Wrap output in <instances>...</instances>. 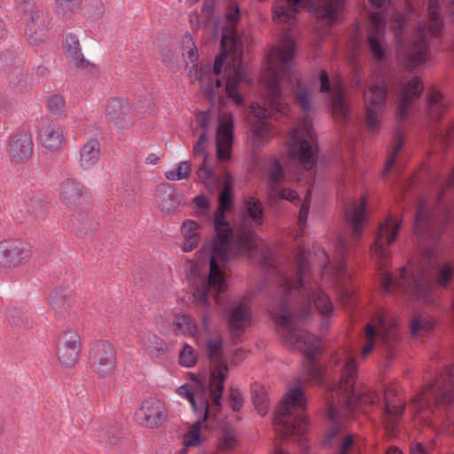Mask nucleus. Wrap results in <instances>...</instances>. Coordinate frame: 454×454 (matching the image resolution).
<instances>
[{
	"label": "nucleus",
	"instance_id": "obj_6",
	"mask_svg": "<svg viewBox=\"0 0 454 454\" xmlns=\"http://www.w3.org/2000/svg\"><path fill=\"white\" fill-rule=\"evenodd\" d=\"M367 199L362 197L358 203L352 201L346 208V219L352 230V238L348 241L340 237L336 242L335 249L340 255V262L334 267L325 265L322 270L321 280L331 284L340 293V300L344 306L353 308L355 306L356 289L350 285L351 274L346 268L345 258L351 249L352 244H356L360 239L365 223V210Z\"/></svg>",
	"mask_w": 454,
	"mask_h": 454
},
{
	"label": "nucleus",
	"instance_id": "obj_24",
	"mask_svg": "<svg viewBox=\"0 0 454 454\" xmlns=\"http://www.w3.org/2000/svg\"><path fill=\"white\" fill-rule=\"evenodd\" d=\"M37 132L42 145L47 151H59L65 143L62 124L48 116L40 119Z\"/></svg>",
	"mask_w": 454,
	"mask_h": 454
},
{
	"label": "nucleus",
	"instance_id": "obj_56",
	"mask_svg": "<svg viewBox=\"0 0 454 454\" xmlns=\"http://www.w3.org/2000/svg\"><path fill=\"white\" fill-rule=\"evenodd\" d=\"M112 122L120 131L129 129L134 125L132 115H113Z\"/></svg>",
	"mask_w": 454,
	"mask_h": 454
},
{
	"label": "nucleus",
	"instance_id": "obj_22",
	"mask_svg": "<svg viewBox=\"0 0 454 454\" xmlns=\"http://www.w3.org/2000/svg\"><path fill=\"white\" fill-rule=\"evenodd\" d=\"M442 231V226L436 223L427 201L420 200L416 209L414 223V232L419 241L428 240L434 243L440 239Z\"/></svg>",
	"mask_w": 454,
	"mask_h": 454
},
{
	"label": "nucleus",
	"instance_id": "obj_15",
	"mask_svg": "<svg viewBox=\"0 0 454 454\" xmlns=\"http://www.w3.org/2000/svg\"><path fill=\"white\" fill-rule=\"evenodd\" d=\"M397 334L396 324L388 320L383 310H379L375 317L365 325L362 356L366 357L379 344H381L387 349H391L395 343Z\"/></svg>",
	"mask_w": 454,
	"mask_h": 454
},
{
	"label": "nucleus",
	"instance_id": "obj_61",
	"mask_svg": "<svg viewBox=\"0 0 454 454\" xmlns=\"http://www.w3.org/2000/svg\"><path fill=\"white\" fill-rule=\"evenodd\" d=\"M197 176L199 179L205 184L211 180L213 176V170L211 168L208 167L207 160H202L201 166L197 170Z\"/></svg>",
	"mask_w": 454,
	"mask_h": 454
},
{
	"label": "nucleus",
	"instance_id": "obj_28",
	"mask_svg": "<svg viewBox=\"0 0 454 454\" xmlns=\"http://www.w3.org/2000/svg\"><path fill=\"white\" fill-rule=\"evenodd\" d=\"M385 407L383 423L387 429L395 433L404 405L402 399L397 397V390L394 387H387L384 393Z\"/></svg>",
	"mask_w": 454,
	"mask_h": 454
},
{
	"label": "nucleus",
	"instance_id": "obj_50",
	"mask_svg": "<svg viewBox=\"0 0 454 454\" xmlns=\"http://www.w3.org/2000/svg\"><path fill=\"white\" fill-rule=\"evenodd\" d=\"M454 269L449 263L442 264L436 273V283L438 286L445 287L453 277Z\"/></svg>",
	"mask_w": 454,
	"mask_h": 454
},
{
	"label": "nucleus",
	"instance_id": "obj_7",
	"mask_svg": "<svg viewBox=\"0 0 454 454\" xmlns=\"http://www.w3.org/2000/svg\"><path fill=\"white\" fill-rule=\"evenodd\" d=\"M295 42L290 35H285L278 46L273 47L268 56V67L263 74L266 86V98L257 102L256 112L253 103L251 114H287L288 105L284 101L281 83L291 79V61L295 52Z\"/></svg>",
	"mask_w": 454,
	"mask_h": 454
},
{
	"label": "nucleus",
	"instance_id": "obj_53",
	"mask_svg": "<svg viewBox=\"0 0 454 454\" xmlns=\"http://www.w3.org/2000/svg\"><path fill=\"white\" fill-rule=\"evenodd\" d=\"M310 200H311V192L308 191L306 197L301 206L299 217H298V225L301 231H303L304 227L306 225L309 207H310Z\"/></svg>",
	"mask_w": 454,
	"mask_h": 454
},
{
	"label": "nucleus",
	"instance_id": "obj_55",
	"mask_svg": "<svg viewBox=\"0 0 454 454\" xmlns=\"http://www.w3.org/2000/svg\"><path fill=\"white\" fill-rule=\"evenodd\" d=\"M371 28L369 32L385 33L386 20L380 12H372L370 15Z\"/></svg>",
	"mask_w": 454,
	"mask_h": 454
},
{
	"label": "nucleus",
	"instance_id": "obj_31",
	"mask_svg": "<svg viewBox=\"0 0 454 454\" xmlns=\"http://www.w3.org/2000/svg\"><path fill=\"white\" fill-rule=\"evenodd\" d=\"M47 32L45 16L41 9L32 10L26 21L25 36L27 41L33 45L42 43Z\"/></svg>",
	"mask_w": 454,
	"mask_h": 454
},
{
	"label": "nucleus",
	"instance_id": "obj_52",
	"mask_svg": "<svg viewBox=\"0 0 454 454\" xmlns=\"http://www.w3.org/2000/svg\"><path fill=\"white\" fill-rule=\"evenodd\" d=\"M207 140V134L202 132L193 146V157L195 159L201 158L204 161L207 160L208 155L206 153Z\"/></svg>",
	"mask_w": 454,
	"mask_h": 454
},
{
	"label": "nucleus",
	"instance_id": "obj_41",
	"mask_svg": "<svg viewBox=\"0 0 454 454\" xmlns=\"http://www.w3.org/2000/svg\"><path fill=\"white\" fill-rule=\"evenodd\" d=\"M406 140L405 133L401 129H397L395 132L394 138H393V149L390 152L387 160L386 164L383 169V176H387V173L393 168L396 162L397 156L403 148L404 143Z\"/></svg>",
	"mask_w": 454,
	"mask_h": 454
},
{
	"label": "nucleus",
	"instance_id": "obj_4",
	"mask_svg": "<svg viewBox=\"0 0 454 454\" xmlns=\"http://www.w3.org/2000/svg\"><path fill=\"white\" fill-rule=\"evenodd\" d=\"M222 51L215 59L213 67L202 65L199 70V81L203 96L213 105L219 100V90L222 81L216 76L222 73L224 62L230 54H233L232 66L225 70V93L227 98L237 107H245L246 99L240 91V85L247 81V72L241 57L243 54V39L234 29L223 34L221 39Z\"/></svg>",
	"mask_w": 454,
	"mask_h": 454
},
{
	"label": "nucleus",
	"instance_id": "obj_35",
	"mask_svg": "<svg viewBox=\"0 0 454 454\" xmlns=\"http://www.w3.org/2000/svg\"><path fill=\"white\" fill-rule=\"evenodd\" d=\"M101 149L97 139H90L80 149L78 164L82 170L91 169L99 160Z\"/></svg>",
	"mask_w": 454,
	"mask_h": 454
},
{
	"label": "nucleus",
	"instance_id": "obj_10",
	"mask_svg": "<svg viewBox=\"0 0 454 454\" xmlns=\"http://www.w3.org/2000/svg\"><path fill=\"white\" fill-rule=\"evenodd\" d=\"M306 398L301 387L287 391L276 411L274 427L284 439L299 442L306 440L308 418L305 414Z\"/></svg>",
	"mask_w": 454,
	"mask_h": 454
},
{
	"label": "nucleus",
	"instance_id": "obj_44",
	"mask_svg": "<svg viewBox=\"0 0 454 454\" xmlns=\"http://www.w3.org/2000/svg\"><path fill=\"white\" fill-rule=\"evenodd\" d=\"M252 399L254 407L261 416L267 414L269 411V398L264 387L258 383L251 386Z\"/></svg>",
	"mask_w": 454,
	"mask_h": 454
},
{
	"label": "nucleus",
	"instance_id": "obj_13",
	"mask_svg": "<svg viewBox=\"0 0 454 454\" xmlns=\"http://www.w3.org/2000/svg\"><path fill=\"white\" fill-rule=\"evenodd\" d=\"M428 22L421 21L417 29V38L412 48L406 54V64L413 68L424 64L428 57L429 38L428 33L437 35L442 27V19L440 13V4L438 0H429L427 5Z\"/></svg>",
	"mask_w": 454,
	"mask_h": 454
},
{
	"label": "nucleus",
	"instance_id": "obj_64",
	"mask_svg": "<svg viewBox=\"0 0 454 454\" xmlns=\"http://www.w3.org/2000/svg\"><path fill=\"white\" fill-rule=\"evenodd\" d=\"M410 452L411 454H430L429 450L422 442H412Z\"/></svg>",
	"mask_w": 454,
	"mask_h": 454
},
{
	"label": "nucleus",
	"instance_id": "obj_63",
	"mask_svg": "<svg viewBox=\"0 0 454 454\" xmlns=\"http://www.w3.org/2000/svg\"><path fill=\"white\" fill-rule=\"evenodd\" d=\"M186 55H187V58L190 61V63L192 64V68L191 69H197V65H198V60H199V53H198V49L197 47L194 45V43H192V47H191L187 52H186ZM190 72H192V70H190Z\"/></svg>",
	"mask_w": 454,
	"mask_h": 454
},
{
	"label": "nucleus",
	"instance_id": "obj_26",
	"mask_svg": "<svg viewBox=\"0 0 454 454\" xmlns=\"http://www.w3.org/2000/svg\"><path fill=\"white\" fill-rule=\"evenodd\" d=\"M86 194V188L76 178H67L59 184V200L70 211L80 209Z\"/></svg>",
	"mask_w": 454,
	"mask_h": 454
},
{
	"label": "nucleus",
	"instance_id": "obj_2",
	"mask_svg": "<svg viewBox=\"0 0 454 454\" xmlns=\"http://www.w3.org/2000/svg\"><path fill=\"white\" fill-rule=\"evenodd\" d=\"M232 207V193L229 186L220 192L219 206L214 214L215 239L210 253L209 272L202 270L200 262H188L185 265L187 278L192 288L196 305L207 308L214 301L223 306L221 294L227 289L223 270L230 262L229 245L231 229L225 218V212Z\"/></svg>",
	"mask_w": 454,
	"mask_h": 454
},
{
	"label": "nucleus",
	"instance_id": "obj_57",
	"mask_svg": "<svg viewBox=\"0 0 454 454\" xmlns=\"http://www.w3.org/2000/svg\"><path fill=\"white\" fill-rule=\"evenodd\" d=\"M66 304V299L64 295L59 290L52 291L49 295V305L50 307L55 310H61Z\"/></svg>",
	"mask_w": 454,
	"mask_h": 454
},
{
	"label": "nucleus",
	"instance_id": "obj_32",
	"mask_svg": "<svg viewBox=\"0 0 454 454\" xmlns=\"http://www.w3.org/2000/svg\"><path fill=\"white\" fill-rule=\"evenodd\" d=\"M63 51L66 57L77 67L86 69L90 74L97 73L96 66L87 60L82 52L79 40L73 35H67L63 40Z\"/></svg>",
	"mask_w": 454,
	"mask_h": 454
},
{
	"label": "nucleus",
	"instance_id": "obj_12",
	"mask_svg": "<svg viewBox=\"0 0 454 454\" xmlns=\"http://www.w3.org/2000/svg\"><path fill=\"white\" fill-rule=\"evenodd\" d=\"M317 145V137L309 115H304L301 123L289 132L288 148L292 160L301 163L309 178L314 165V147Z\"/></svg>",
	"mask_w": 454,
	"mask_h": 454
},
{
	"label": "nucleus",
	"instance_id": "obj_21",
	"mask_svg": "<svg viewBox=\"0 0 454 454\" xmlns=\"http://www.w3.org/2000/svg\"><path fill=\"white\" fill-rule=\"evenodd\" d=\"M169 411L166 403L156 397L144 400L135 411L136 422L145 428L160 427L168 420Z\"/></svg>",
	"mask_w": 454,
	"mask_h": 454
},
{
	"label": "nucleus",
	"instance_id": "obj_11",
	"mask_svg": "<svg viewBox=\"0 0 454 454\" xmlns=\"http://www.w3.org/2000/svg\"><path fill=\"white\" fill-rule=\"evenodd\" d=\"M454 397V365L448 367L434 380L427 383L412 400L416 417L424 411L433 412L434 406L448 405Z\"/></svg>",
	"mask_w": 454,
	"mask_h": 454
},
{
	"label": "nucleus",
	"instance_id": "obj_59",
	"mask_svg": "<svg viewBox=\"0 0 454 454\" xmlns=\"http://www.w3.org/2000/svg\"><path fill=\"white\" fill-rule=\"evenodd\" d=\"M428 105L432 110H436L445 106L443 96L439 91H432L428 98Z\"/></svg>",
	"mask_w": 454,
	"mask_h": 454
},
{
	"label": "nucleus",
	"instance_id": "obj_34",
	"mask_svg": "<svg viewBox=\"0 0 454 454\" xmlns=\"http://www.w3.org/2000/svg\"><path fill=\"white\" fill-rule=\"evenodd\" d=\"M137 342L153 358L160 357L168 348L167 343L162 339L146 330L138 333Z\"/></svg>",
	"mask_w": 454,
	"mask_h": 454
},
{
	"label": "nucleus",
	"instance_id": "obj_36",
	"mask_svg": "<svg viewBox=\"0 0 454 454\" xmlns=\"http://www.w3.org/2000/svg\"><path fill=\"white\" fill-rule=\"evenodd\" d=\"M254 121H249L254 146L260 148L270 138L271 126L266 121L270 115H253Z\"/></svg>",
	"mask_w": 454,
	"mask_h": 454
},
{
	"label": "nucleus",
	"instance_id": "obj_46",
	"mask_svg": "<svg viewBox=\"0 0 454 454\" xmlns=\"http://www.w3.org/2000/svg\"><path fill=\"white\" fill-rule=\"evenodd\" d=\"M434 326L431 318L417 316L411 322V332L415 337L429 333Z\"/></svg>",
	"mask_w": 454,
	"mask_h": 454
},
{
	"label": "nucleus",
	"instance_id": "obj_27",
	"mask_svg": "<svg viewBox=\"0 0 454 454\" xmlns=\"http://www.w3.org/2000/svg\"><path fill=\"white\" fill-rule=\"evenodd\" d=\"M226 318L232 335L239 337L240 333L251 323L252 314L249 302L247 301L231 302L226 309Z\"/></svg>",
	"mask_w": 454,
	"mask_h": 454
},
{
	"label": "nucleus",
	"instance_id": "obj_18",
	"mask_svg": "<svg viewBox=\"0 0 454 454\" xmlns=\"http://www.w3.org/2000/svg\"><path fill=\"white\" fill-rule=\"evenodd\" d=\"M402 223V221H394L389 215L379 227L371 252L380 270L389 263L390 255L387 247L395 241Z\"/></svg>",
	"mask_w": 454,
	"mask_h": 454
},
{
	"label": "nucleus",
	"instance_id": "obj_38",
	"mask_svg": "<svg viewBox=\"0 0 454 454\" xmlns=\"http://www.w3.org/2000/svg\"><path fill=\"white\" fill-rule=\"evenodd\" d=\"M155 200L160 210L168 214L176 213L181 203L176 192L166 185L157 189Z\"/></svg>",
	"mask_w": 454,
	"mask_h": 454
},
{
	"label": "nucleus",
	"instance_id": "obj_33",
	"mask_svg": "<svg viewBox=\"0 0 454 454\" xmlns=\"http://www.w3.org/2000/svg\"><path fill=\"white\" fill-rule=\"evenodd\" d=\"M387 91V84L383 79L369 86L364 92V99L367 105L366 114H375L376 109L385 105Z\"/></svg>",
	"mask_w": 454,
	"mask_h": 454
},
{
	"label": "nucleus",
	"instance_id": "obj_37",
	"mask_svg": "<svg viewBox=\"0 0 454 454\" xmlns=\"http://www.w3.org/2000/svg\"><path fill=\"white\" fill-rule=\"evenodd\" d=\"M201 226L197 222L188 219L181 226V234L184 239L183 251L191 252L197 248L201 241Z\"/></svg>",
	"mask_w": 454,
	"mask_h": 454
},
{
	"label": "nucleus",
	"instance_id": "obj_42",
	"mask_svg": "<svg viewBox=\"0 0 454 454\" xmlns=\"http://www.w3.org/2000/svg\"><path fill=\"white\" fill-rule=\"evenodd\" d=\"M294 100L304 114H309L313 110V92L301 83H298L294 91Z\"/></svg>",
	"mask_w": 454,
	"mask_h": 454
},
{
	"label": "nucleus",
	"instance_id": "obj_43",
	"mask_svg": "<svg viewBox=\"0 0 454 454\" xmlns=\"http://www.w3.org/2000/svg\"><path fill=\"white\" fill-rule=\"evenodd\" d=\"M384 33L368 32L367 43L375 61H382L386 58V50L382 44Z\"/></svg>",
	"mask_w": 454,
	"mask_h": 454
},
{
	"label": "nucleus",
	"instance_id": "obj_45",
	"mask_svg": "<svg viewBox=\"0 0 454 454\" xmlns=\"http://www.w3.org/2000/svg\"><path fill=\"white\" fill-rule=\"evenodd\" d=\"M381 115H364L363 120L360 121V123L357 127V129L363 136L364 133H367L368 137H374L380 131V123H381Z\"/></svg>",
	"mask_w": 454,
	"mask_h": 454
},
{
	"label": "nucleus",
	"instance_id": "obj_3",
	"mask_svg": "<svg viewBox=\"0 0 454 454\" xmlns=\"http://www.w3.org/2000/svg\"><path fill=\"white\" fill-rule=\"evenodd\" d=\"M207 351L211 362L210 381L207 384L191 374L190 380L176 389V394L191 404L197 420L184 434L183 443L185 447H197L203 442L202 423L219 409L228 375V366L223 358V343L219 339L207 341Z\"/></svg>",
	"mask_w": 454,
	"mask_h": 454
},
{
	"label": "nucleus",
	"instance_id": "obj_40",
	"mask_svg": "<svg viewBox=\"0 0 454 454\" xmlns=\"http://www.w3.org/2000/svg\"><path fill=\"white\" fill-rule=\"evenodd\" d=\"M174 332L176 334L195 336L198 325L195 319L189 314H176L174 319Z\"/></svg>",
	"mask_w": 454,
	"mask_h": 454
},
{
	"label": "nucleus",
	"instance_id": "obj_19",
	"mask_svg": "<svg viewBox=\"0 0 454 454\" xmlns=\"http://www.w3.org/2000/svg\"><path fill=\"white\" fill-rule=\"evenodd\" d=\"M32 247L20 239H6L0 241V270H11L28 264L32 258Z\"/></svg>",
	"mask_w": 454,
	"mask_h": 454
},
{
	"label": "nucleus",
	"instance_id": "obj_9",
	"mask_svg": "<svg viewBox=\"0 0 454 454\" xmlns=\"http://www.w3.org/2000/svg\"><path fill=\"white\" fill-rule=\"evenodd\" d=\"M435 258L436 249L432 247L427 250V254H422L419 265L411 263L409 269L402 268L397 278L389 272L383 271L380 281L382 290L385 293H391L397 288L415 300L429 302L432 293L429 270L434 268Z\"/></svg>",
	"mask_w": 454,
	"mask_h": 454
},
{
	"label": "nucleus",
	"instance_id": "obj_58",
	"mask_svg": "<svg viewBox=\"0 0 454 454\" xmlns=\"http://www.w3.org/2000/svg\"><path fill=\"white\" fill-rule=\"evenodd\" d=\"M47 106L51 112L57 114L64 111L65 101L59 95H52L49 98Z\"/></svg>",
	"mask_w": 454,
	"mask_h": 454
},
{
	"label": "nucleus",
	"instance_id": "obj_14",
	"mask_svg": "<svg viewBox=\"0 0 454 454\" xmlns=\"http://www.w3.org/2000/svg\"><path fill=\"white\" fill-rule=\"evenodd\" d=\"M346 0H316L310 5L311 12L321 21L332 23ZM302 0H277L273 5V16L278 21L292 24L295 20L298 5Z\"/></svg>",
	"mask_w": 454,
	"mask_h": 454
},
{
	"label": "nucleus",
	"instance_id": "obj_1",
	"mask_svg": "<svg viewBox=\"0 0 454 454\" xmlns=\"http://www.w3.org/2000/svg\"><path fill=\"white\" fill-rule=\"evenodd\" d=\"M309 255L303 248L299 251L295 257L296 274L282 277L284 297L269 309V313L282 343L305 356L299 382L321 386L326 369L316 358L320 350L319 340L303 327L313 317L312 302L321 315L324 325H329L334 307L330 297L312 278Z\"/></svg>",
	"mask_w": 454,
	"mask_h": 454
},
{
	"label": "nucleus",
	"instance_id": "obj_5",
	"mask_svg": "<svg viewBox=\"0 0 454 454\" xmlns=\"http://www.w3.org/2000/svg\"><path fill=\"white\" fill-rule=\"evenodd\" d=\"M335 365L341 369V378L337 385H331L328 387L333 398H336L340 407L335 403L328 406L326 417L331 421L333 429L330 437L337 435L340 428V418L352 417L358 408L364 404L374 405L380 402V395L377 392L364 389L359 392L355 386L356 376V362L351 350H344L341 354L333 357Z\"/></svg>",
	"mask_w": 454,
	"mask_h": 454
},
{
	"label": "nucleus",
	"instance_id": "obj_30",
	"mask_svg": "<svg viewBox=\"0 0 454 454\" xmlns=\"http://www.w3.org/2000/svg\"><path fill=\"white\" fill-rule=\"evenodd\" d=\"M423 90L422 80L418 76L412 77L402 83L396 95V103L400 110L399 114H406L415 101L419 98Z\"/></svg>",
	"mask_w": 454,
	"mask_h": 454
},
{
	"label": "nucleus",
	"instance_id": "obj_60",
	"mask_svg": "<svg viewBox=\"0 0 454 454\" xmlns=\"http://www.w3.org/2000/svg\"><path fill=\"white\" fill-rule=\"evenodd\" d=\"M27 197L30 200V203H28L27 200H25V203H27V207L28 212L35 213L43 207V199L39 194L31 193L27 194Z\"/></svg>",
	"mask_w": 454,
	"mask_h": 454
},
{
	"label": "nucleus",
	"instance_id": "obj_49",
	"mask_svg": "<svg viewBox=\"0 0 454 454\" xmlns=\"http://www.w3.org/2000/svg\"><path fill=\"white\" fill-rule=\"evenodd\" d=\"M81 0H55V11L61 15H70L81 7Z\"/></svg>",
	"mask_w": 454,
	"mask_h": 454
},
{
	"label": "nucleus",
	"instance_id": "obj_23",
	"mask_svg": "<svg viewBox=\"0 0 454 454\" xmlns=\"http://www.w3.org/2000/svg\"><path fill=\"white\" fill-rule=\"evenodd\" d=\"M34 151L32 135L27 128H22L9 139L7 153L12 164H23L28 161Z\"/></svg>",
	"mask_w": 454,
	"mask_h": 454
},
{
	"label": "nucleus",
	"instance_id": "obj_16",
	"mask_svg": "<svg viewBox=\"0 0 454 454\" xmlns=\"http://www.w3.org/2000/svg\"><path fill=\"white\" fill-rule=\"evenodd\" d=\"M215 121L218 124L215 137L216 155L220 160H228L231 159L232 150L233 121L231 118H220V115H196L195 118V123L206 134Z\"/></svg>",
	"mask_w": 454,
	"mask_h": 454
},
{
	"label": "nucleus",
	"instance_id": "obj_39",
	"mask_svg": "<svg viewBox=\"0 0 454 454\" xmlns=\"http://www.w3.org/2000/svg\"><path fill=\"white\" fill-rule=\"evenodd\" d=\"M145 111H147L145 106L135 105L124 98H110L106 106V114H129L133 112L143 114Z\"/></svg>",
	"mask_w": 454,
	"mask_h": 454
},
{
	"label": "nucleus",
	"instance_id": "obj_29",
	"mask_svg": "<svg viewBox=\"0 0 454 454\" xmlns=\"http://www.w3.org/2000/svg\"><path fill=\"white\" fill-rule=\"evenodd\" d=\"M320 91L325 94L328 104L334 110H347V95L341 82H334L331 85L329 75L326 71L320 73Z\"/></svg>",
	"mask_w": 454,
	"mask_h": 454
},
{
	"label": "nucleus",
	"instance_id": "obj_62",
	"mask_svg": "<svg viewBox=\"0 0 454 454\" xmlns=\"http://www.w3.org/2000/svg\"><path fill=\"white\" fill-rule=\"evenodd\" d=\"M231 409L235 411L240 410L243 404V397L238 390L232 389L230 395Z\"/></svg>",
	"mask_w": 454,
	"mask_h": 454
},
{
	"label": "nucleus",
	"instance_id": "obj_48",
	"mask_svg": "<svg viewBox=\"0 0 454 454\" xmlns=\"http://www.w3.org/2000/svg\"><path fill=\"white\" fill-rule=\"evenodd\" d=\"M191 163L187 160L179 162L176 168L165 172V177L170 181L185 179L191 173Z\"/></svg>",
	"mask_w": 454,
	"mask_h": 454
},
{
	"label": "nucleus",
	"instance_id": "obj_25",
	"mask_svg": "<svg viewBox=\"0 0 454 454\" xmlns=\"http://www.w3.org/2000/svg\"><path fill=\"white\" fill-rule=\"evenodd\" d=\"M58 357L66 367H73L78 361L81 352L80 336L74 330L63 332L58 340Z\"/></svg>",
	"mask_w": 454,
	"mask_h": 454
},
{
	"label": "nucleus",
	"instance_id": "obj_47",
	"mask_svg": "<svg viewBox=\"0 0 454 454\" xmlns=\"http://www.w3.org/2000/svg\"><path fill=\"white\" fill-rule=\"evenodd\" d=\"M237 446L236 434L231 429L223 430L218 439L217 448L222 452H231Z\"/></svg>",
	"mask_w": 454,
	"mask_h": 454
},
{
	"label": "nucleus",
	"instance_id": "obj_54",
	"mask_svg": "<svg viewBox=\"0 0 454 454\" xmlns=\"http://www.w3.org/2000/svg\"><path fill=\"white\" fill-rule=\"evenodd\" d=\"M16 63V51L14 49H7L0 54V68L8 69Z\"/></svg>",
	"mask_w": 454,
	"mask_h": 454
},
{
	"label": "nucleus",
	"instance_id": "obj_20",
	"mask_svg": "<svg viewBox=\"0 0 454 454\" xmlns=\"http://www.w3.org/2000/svg\"><path fill=\"white\" fill-rule=\"evenodd\" d=\"M89 361L93 372L98 377L105 378L112 375L116 367L114 346L106 340L93 341L89 350Z\"/></svg>",
	"mask_w": 454,
	"mask_h": 454
},
{
	"label": "nucleus",
	"instance_id": "obj_51",
	"mask_svg": "<svg viewBox=\"0 0 454 454\" xmlns=\"http://www.w3.org/2000/svg\"><path fill=\"white\" fill-rule=\"evenodd\" d=\"M179 363L181 365L190 368L196 364L194 349L188 344H184L179 353Z\"/></svg>",
	"mask_w": 454,
	"mask_h": 454
},
{
	"label": "nucleus",
	"instance_id": "obj_8",
	"mask_svg": "<svg viewBox=\"0 0 454 454\" xmlns=\"http://www.w3.org/2000/svg\"><path fill=\"white\" fill-rule=\"evenodd\" d=\"M247 219H249L254 226H261L263 223V208L261 201L254 197L245 199L242 224L234 234H231L229 245L230 261L237 255L252 257L258 255L263 267L275 268L270 248L258 249L257 233L254 230L246 225Z\"/></svg>",
	"mask_w": 454,
	"mask_h": 454
},
{
	"label": "nucleus",
	"instance_id": "obj_17",
	"mask_svg": "<svg viewBox=\"0 0 454 454\" xmlns=\"http://www.w3.org/2000/svg\"><path fill=\"white\" fill-rule=\"evenodd\" d=\"M265 172L267 176L268 198L270 203H276L278 200H286L294 205L301 202L297 192L282 187V184L285 181V170L277 158H269L265 164Z\"/></svg>",
	"mask_w": 454,
	"mask_h": 454
}]
</instances>
